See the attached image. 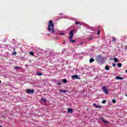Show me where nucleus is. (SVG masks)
<instances>
[{"label": "nucleus", "instance_id": "f257e3e1", "mask_svg": "<svg viewBox=\"0 0 127 127\" xmlns=\"http://www.w3.org/2000/svg\"><path fill=\"white\" fill-rule=\"evenodd\" d=\"M48 30L49 31H52V33H54L55 30H54V23L52 20H50L48 26Z\"/></svg>", "mask_w": 127, "mask_h": 127}, {"label": "nucleus", "instance_id": "f03ea898", "mask_svg": "<svg viewBox=\"0 0 127 127\" xmlns=\"http://www.w3.org/2000/svg\"><path fill=\"white\" fill-rule=\"evenodd\" d=\"M74 32H75V30H71L69 32V41L70 42H71L72 43H74V42H76V40H72V38L74 37Z\"/></svg>", "mask_w": 127, "mask_h": 127}, {"label": "nucleus", "instance_id": "7ed1b4c3", "mask_svg": "<svg viewBox=\"0 0 127 127\" xmlns=\"http://www.w3.org/2000/svg\"><path fill=\"white\" fill-rule=\"evenodd\" d=\"M102 90H103L104 94H105V95H108V94H109V90H108V89H107V87L106 86H103L102 87Z\"/></svg>", "mask_w": 127, "mask_h": 127}, {"label": "nucleus", "instance_id": "20e7f679", "mask_svg": "<svg viewBox=\"0 0 127 127\" xmlns=\"http://www.w3.org/2000/svg\"><path fill=\"white\" fill-rule=\"evenodd\" d=\"M26 93H27V94H33V93H34V90L27 89Z\"/></svg>", "mask_w": 127, "mask_h": 127}, {"label": "nucleus", "instance_id": "39448f33", "mask_svg": "<svg viewBox=\"0 0 127 127\" xmlns=\"http://www.w3.org/2000/svg\"><path fill=\"white\" fill-rule=\"evenodd\" d=\"M94 107H95V108H97V109H102V106L101 105H97L96 104H93Z\"/></svg>", "mask_w": 127, "mask_h": 127}, {"label": "nucleus", "instance_id": "423d86ee", "mask_svg": "<svg viewBox=\"0 0 127 127\" xmlns=\"http://www.w3.org/2000/svg\"><path fill=\"white\" fill-rule=\"evenodd\" d=\"M71 78H72V79H79V76H78V75L77 74H75V75H72L71 76Z\"/></svg>", "mask_w": 127, "mask_h": 127}, {"label": "nucleus", "instance_id": "0eeeda50", "mask_svg": "<svg viewBox=\"0 0 127 127\" xmlns=\"http://www.w3.org/2000/svg\"><path fill=\"white\" fill-rule=\"evenodd\" d=\"M73 112V109L72 108H68L67 109V113L71 114Z\"/></svg>", "mask_w": 127, "mask_h": 127}, {"label": "nucleus", "instance_id": "6e6552de", "mask_svg": "<svg viewBox=\"0 0 127 127\" xmlns=\"http://www.w3.org/2000/svg\"><path fill=\"white\" fill-rule=\"evenodd\" d=\"M101 120L102 121V122H103V123H105V124H108V123H109V121L105 120V119L103 118H102Z\"/></svg>", "mask_w": 127, "mask_h": 127}, {"label": "nucleus", "instance_id": "1a4fd4ad", "mask_svg": "<svg viewBox=\"0 0 127 127\" xmlns=\"http://www.w3.org/2000/svg\"><path fill=\"white\" fill-rule=\"evenodd\" d=\"M116 80H124V78L123 77L117 76L116 78Z\"/></svg>", "mask_w": 127, "mask_h": 127}, {"label": "nucleus", "instance_id": "9d476101", "mask_svg": "<svg viewBox=\"0 0 127 127\" xmlns=\"http://www.w3.org/2000/svg\"><path fill=\"white\" fill-rule=\"evenodd\" d=\"M60 93H67V92H68V91H67L66 90L60 89Z\"/></svg>", "mask_w": 127, "mask_h": 127}, {"label": "nucleus", "instance_id": "9b49d317", "mask_svg": "<svg viewBox=\"0 0 127 127\" xmlns=\"http://www.w3.org/2000/svg\"><path fill=\"white\" fill-rule=\"evenodd\" d=\"M112 38L113 39L112 40V42L116 43L117 42V41H116L117 38H115L114 37H112Z\"/></svg>", "mask_w": 127, "mask_h": 127}, {"label": "nucleus", "instance_id": "f8f14e48", "mask_svg": "<svg viewBox=\"0 0 127 127\" xmlns=\"http://www.w3.org/2000/svg\"><path fill=\"white\" fill-rule=\"evenodd\" d=\"M117 66L119 68H121V67H122V66H123V64H122V63H118L117 64Z\"/></svg>", "mask_w": 127, "mask_h": 127}, {"label": "nucleus", "instance_id": "ddd939ff", "mask_svg": "<svg viewBox=\"0 0 127 127\" xmlns=\"http://www.w3.org/2000/svg\"><path fill=\"white\" fill-rule=\"evenodd\" d=\"M94 61H95V60H94V59H93V58H91L90 59L89 62H90V63H93V62H94Z\"/></svg>", "mask_w": 127, "mask_h": 127}, {"label": "nucleus", "instance_id": "4468645a", "mask_svg": "<svg viewBox=\"0 0 127 127\" xmlns=\"http://www.w3.org/2000/svg\"><path fill=\"white\" fill-rule=\"evenodd\" d=\"M105 69L107 70V71H109V70H110V66H109V65L106 66Z\"/></svg>", "mask_w": 127, "mask_h": 127}, {"label": "nucleus", "instance_id": "2eb2a0df", "mask_svg": "<svg viewBox=\"0 0 127 127\" xmlns=\"http://www.w3.org/2000/svg\"><path fill=\"white\" fill-rule=\"evenodd\" d=\"M114 62L117 63V62H118L119 61V59H117V58H115L114 59Z\"/></svg>", "mask_w": 127, "mask_h": 127}, {"label": "nucleus", "instance_id": "dca6fc26", "mask_svg": "<svg viewBox=\"0 0 127 127\" xmlns=\"http://www.w3.org/2000/svg\"><path fill=\"white\" fill-rule=\"evenodd\" d=\"M63 82L64 83V84H65V83H67V79H64L63 80Z\"/></svg>", "mask_w": 127, "mask_h": 127}, {"label": "nucleus", "instance_id": "f3484780", "mask_svg": "<svg viewBox=\"0 0 127 127\" xmlns=\"http://www.w3.org/2000/svg\"><path fill=\"white\" fill-rule=\"evenodd\" d=\"M42 75H43V73H40V72L37 73L38 76H42Z\"/></svg>", "mask_w": 127, "mask_h": 127}, {"label": "nucleus", "instance_id": "a211bd4d", "mask_svg": "<svg viewBox=\"0 0 127 127\" xmlns=\"http://www.w3.org/2000/svg\"><path fill=\"white\" fill-rule=\"evenodd\" d=\"M61 83H62V82L60 81L59 80L57 81V85H61Z\"/></svg>", "mask_w": 127, "mask_h": 127}, {"label": "nucleus", "instance_id": "6ab92c4d", "mask_svg": "<svg viewBox=\"0 0 127 127\" xmlns=\"http://www.w3.org/2000/svg\"><path fill=\"white\" fill-rule=\"evenodd\" d=\"M112 103H113V104H116V103H117V100H116L115 99H113Z\"/></svg>", "mask_w": 127, "mask_h": 127}, {"label": "nucleus", "instance_id": "aec40b11", "mask_svg": "<svg viewBox=\"0 0 127 127\" xmlns=\"http://www.w3.org/2000/svg\"><path fill=\"white\" fill-rule=\"evenodd\" d=\"M29 54H30V55L33 56V55H34V53L33 52H30L29 53Z\"/></svg>", "mask_w": 127, "mask_h": 127}, {"label": "nucleus", "instance_id": "412c9836", "mask_svg": "<svg viewBox=\"0 0 127 127\" xmlns=\"http://www.w3.org/2000/svg\"><path fill=\"white\" fill-rule=\"evenodd\" d=\"M102 103V104H106V103H107V100H103Z\"/></svg>", "mask_w": 127, "mask_h": 127}, {"label": "nucleus", "instance_id": "4be33fe9", "mask_svg": "<svg viewBox=\"0 0 127 127\" xmlns=\"http://www.w3.org/2000/svg\"><path fill=\"white\" fill-rule=\"evenodd\" d=\"M75 24H80V25H82V24H81V23H79L78 22H75Z\"/></svg>", "mask_w": 127, "mask_h": 127}, {"label": "nucleus", "instance_id": "5701e85b", "mask_svg": "<svg viewBox=\"0 0 127 127\" xmlns=\"http://www.w3.org/2000/svg\"><path fill=\"white\" fill-rule=\"evenodd\" d=\"M42 101H43V102H46V99L45 98H42Z\"/></svg>", "mask_w": 127, "mask_h": 127}, {"label": "nucleus", "instance_id": "b1692460", "mask_svg": "<svg viewBox=\"0 0 127 127\" xmlns=\"http://www.w3.org/2000/svg\"><path fill=\"white\" fill-rule=\"evenodd\" d=\"M97 35H100V30H98V32H97Z\"/></svg>", "mask_w": 127, "mask_h": 127}, {"label": "nucleus", "instance_id": "393cba45", "mask_svg": "<svg viewBox=\"0 0 127 127\" xmlns=\"http://www.w3.org/2000/svg\"><path fill=\"white\" fill-rule=\"evenodd\" d=\"M14 69H19V66H15L14 67Z\"/></svg>", "mask_w": 127, "mask_h": 127}, {"label": "nucleus", "instance_id": "a878e982", "mask_svg": "<svg viewBox=\"0 0 127 127\" xmlns=\"http://www.w3.org/2000/svg\"><path fill=\"white\" fill-rule=\"evenodd\" d=\"M13 55H16V52H14L12 53Z\"/></svg>", "mask_w": 127, "mask_h": 127}, {"label": "nucleus", "instance_id": "bb28decb", "mask_svg": "<svg viewBox=\"0 0 127 127\" xmlns=\"http://www.w3.org/2000/svg\"><path fill=\"white\" fill-rule=\"evenodd\" d=\"M116 65H117V64H116L115 63L113 64V67H115V66H116Z\"/></svg>", "mask_w": 127, "mask_h": 127}, {"label": "nucleus", "instance_id": "cd10ccee", "mask_svg": "<svg viewBox=\"0 0 127 127\" xmlns=\"http://www.w3.org/2000/svg\"><path fill=\"white\" fill-rule=\"evenodd\" d=\"M65 43H66V42L64 41V42L63 43V44H65Z\"/></svg>", "mask_w": 127, "mask_h": 127}, {"label": "nucleus", "instance_id": "c85d7f7f", "mask_svg": "<svg viewBox=\"0 0 127 127\" xmlns=\"http://www.w3.org/2000/svg\"><path fill=\"white\" fill-rule=\"evenodd\" d=\"M60 35H64V33H60Z\"/></svg>", "mask_w": 127, "mask_h": 127}, {"label": "nucleus", "instance_id": "c756f323", "mask_svg": "<svg viewBox=\"0 0 127 127\" xmlns=\"http://www.w3.org/2000/svg\"><path fill=\"white\" fill-rule=\"evenodd\" d=\"M59 15H63V13H60Z\"/></svg>", "mask_w": 127, "mask_h": 127}, {"label": "nucleus", "instance_id": "7c9ffc66", "mask_svg": "<svg viewBox=\"0 0 127 127\" xmlns=\"http://www.w3.org/2000/svg\"><path fill=\"white\" fill-rule=\"evenodd\" d=\"M0 84H1V81L0 80Z\"/></svg>", "mask_w": 127, "mask_h": 127}, {"label": "nucleus", "instance_id": "2f4dec72", "mask_svg": "<svg viewBox=\"0 0 127 127\" xmlns=\"http://www.w3.org/2000/svg\"><path fill=\"white\" fill-rule=\"evenodd\" d=\"M125 49H127V47H125Z\"/></svg>", "mask_w": 127, "mask_h": 127}, {"label": "nucleus", "instance_id": "473e14b6", "mask_svg": "<svg viewBox=\"0 0 127 127\" xmlns=\"http://www.w3.org/2000/svg\"><path fill=\"white\" fill-rule=\"evenodd\" d=\"M90 40H92V38H90Z\"/></svg>", "mask_w": 127, "mask_h": 127}, {"label": "nucleus", "instance_id": "72a5a7b5", "mask_svg": "<svg viewBox=\"0 0 127 127\" xmlns=\"http://www.w3.org/2000/svg\"><path fill=\"white\" fill-rule=\"evenodd\" d=\"M0 127H2V126H1V125H0Z\"/></svg>", "mask_w": 127, "mask_h": 127}, {"label": "nucleus", "instance_id": "f704fd0d", "mask_svg": "<svg viewBox=\"0 0 127 127\" xmlns=\"http://www.w3.org/2000/svg\"><path fill=\"white\" fill-rule=\"evenodd\" d=\"M13 50H14H14H15V48H14V49H13Z\"/></svg>", "mask_w": 127, "mask_h": 127}, {"label": "nucleus", "instance_id": "c9c22d12", "mask_svg": "<svg viewBox=\"0 0 127 127\" xmlns=\"http://www.w3.org/2000/svg\"><path fill=\"white\" fill-rule=\"evenodd\" d=\"M126 73H127V69L126 70Z\"/></svg>", "mask_w": 127, "mask_h": 127}, {"label": "nucleus", "instance_id": "e433bc0d", "mask_svg": "<svg viewBox=\"0 0 127 127\" xmlns=\"http://www.w3.org/2000/svg\"><path fill=\"white\" fill-rule=\"evenodd\" d=\"M126 97H127V94L126 95Z\"/></svg>", "mask_w": 127, "mask_h": 127}]
</instances>
